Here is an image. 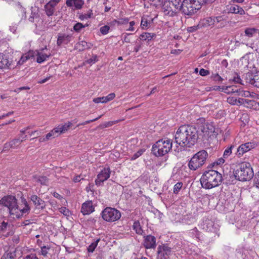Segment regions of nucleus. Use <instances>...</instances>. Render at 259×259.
<instances>
[{"label": "nucleus", "mask_w": 259, "mask_h": 259, "mask_svg": "<svg viewBox=\"0 0 259 259\" xmlns=\"http://www.w3.org/2000/svg\"><path fill=\"white\" fill-rule=\"evenodd\" d=\"M198 139L197 127L184 124L180 126L175 135V142L183 148H191Z\"/></svg>", "instance_id": "1"}, {"label": "nucleus", "mask_w": 259, "mask_h": 259, "mask_svg": "<svg viewBox=\"0 0 259 259\" xmlns=\"http://www.w3.org/2000/svg\"><path fill=\"white\" fill-rule=\"evenodd\" d=\"M21 202L20 205H18L17 199L14 196L7 195L0 200V206L8 207L11 215L19 218L23 214H28L30 210L29 205L25 198L21 197Z\"/></svg>", "instance_id": "2"}, {"label": "nucleus", "mask_w": 259, "mask_h": 259, "mask_svg": "<svg viewBox=\"0 0 259 259\" xmlns=\"http://www.w3.org/2000/svg\"><path fill=\"white\" fill-rule=\"evenodd\" d=\"M222 175L214 170L206 171L201 176L200 183L202 187L210 189L219 186L222 182Z\"/></svg>", "instance_id": "3"}, {"label": "nucleus", "mask_w": 259, "mask_h": 259, "mask_svg": "<svg viewBox=\"0 0 259 259\" xmlns=\"http://www.w3.org/2000/svg\"><path fill=\"white\" fill-rule=\"evenodd\" d=\"M253 175L250 164L248 162H242L235 170L234 176L236 180L240 181H247L251 180Z\"/></svg>", "instance_id": "4"}, {"label": "nucleus", "mask_w": 259, "mask_h": 259, "mask_svg": "<svg viewBox=\"0 0 259 259\" xmlns=\"http://www.w3.org/2000/svg\"><path fill=\"white\" fill-rule=\"evenodd\" d=\"M227 21L223 16H210L206 17L200 21L201 27H210L217 29L224 27Z\"/></svg>", "instance_id": "5"}, {"label": "nucleus", "mask_w": 259, "mask_h": 259, "mask_svg": "<svg viewBox=\"0 0 259 259\" xmlns=\"http://www.w3.org/2000/svg\"><path fill=\"white\" fill-rule=\"evenodd\" d=\"M172 148V142L170 139H160L152 146V151L156 156H163L167 154Z\"/></svg>", "instance_id": "6"}, {"label": "nucleus", "mask_w": 259, "mask_h": 259, "mask_svg": "<svg viewBox=\"0 0 259 259\" xmlns=\"http://www.w3.org/2000/svg\"><path fill=\"white\" fill-rule=\"evenodd\" d=\"M207 157L208 153L204 150L197 152L188 162V166L189 169L194 171L201 167L205 163Z\"/></svg>", "instance_id": "7"}, {"label": "nucleus", "mask_w": 259, "mask_h": 259, "mask_svg": "<svg viewBox=\"0 0 259 259\" xmlns=\"http://www.w3.org/2000/svg\"><path fill=\"white\" fill-rule=\"evenodd\" d=\"M198 0H184L181 4V12L184 15L191 16L195 14L201 6Z\"/></svg>", "instance_id": "8"}, {"label": "nucleus", "mask_w": 259, "mask_h": 259, "mask_svg": "<svg viewBox=\"0 0 259 259\" xmlns=\"http://www.w3.org/2000/svg\"><path fill=\"white\" fill-rule=\"evenodd\" d=\"M198 139L202 141L208 140L214 132V127L210 124H204L198 126Z\"/></svg>", "instance_id": "9"}, {"label": "nucleus", "mask_w": 259, "mask_h": 259, "mask_svg": "<svg viewBox=\"0 0 259 259\" xmlns=\"http://www.w3.org/2000/svg\"><path fill=\"white\" fill-rule=\"evenodd\" d=\"M242 78L246 83L259 88V71L254 73L251 71L248 72L243 74Z\"/></svg>", "instance_id": "10"}, {"label": "nucleus", "mask_w": 259, "mask_h": 259, "mask_svg": "<svg viewBox=\"0 0 259 259\" xmlns=\"http://www.w3.org/2000/svg\"><path fill=\"white\" fill-rule=\"evenodd\" d=\"M13 61L12 51L8 50L3 53H0V68H5L9 67Z\"/></svg>", "instance_id": "11"}, {"label": "nucleus", "mask_w": 259, "mask_h": 259, "mask_svg": "<svg viewBox=\"0 0 259 259\" xmlns=\"http://www.w3.org/2000/svg\"><path fill=\"white\" fill-rule=\"evenodd\" d=\"M171 248L167 244H162L157 248V259H168L172 254Z\"/></svg>", "instance_id": "12"}, {"label": "nucleus", "mask_w": 259, "mask_h": 259, "mask_svg": "<svg viewBox=\"0 0 259 259\" xmlns=\"http://www.w3.org/2000/svg\"><path fill=\"white\" fill-rule=\"evenodd\" d=\"M256 146V144L254 142H247L242 144L238 147L235 154L238 157H240L244 153L249 151Z\"/></svg>", "instance_id": "13"}, {"label": "nucleus", "mask_w": 259, "mask_h": 259, "mask_svg": "<svg viewBox=\"0 0 259 259\" xmlns=\"http://www.w3.org/2000/svg\"><path fill=\"white\" fill-rule=\"evenodd\" d=\"M110 169L104 168L97 176V178L95 180L96 185L100 186L106 180H107L110 177Z\"/></svg>", "instance_id": "14"}, {"label": "nucleus", "mask_w": 259, "mask_h": 259, "mask_svg": "<svg viewBox=\"0 0 259 259\" xmlns=\"http://www.w3.org/2000/svg\"><path fill=\"white\" fill-rule=\"evenodd\" d=\"M162 9L165 15L170 17L177 15V12L174 9V7L171 6L170 2L168 0L164 1L162 6Z\"/></svg>", "instance_id": "15"}, {"label": "nucleus", "mask_w": 259, "mask_h": 259, "mask_svg": "<svg viewBox=\"0 0 259 259\" xmlns=\"http://www.w3.org/2000/svg\"><path fill=\"white\" fill-rule=\"evenodd\" d=\"M22 143L20 138L14 139L9 142H7L4 144L3 152L9 151L10 149H17Z\"/></svg>", "instance_id": "16"}, {"label": "nucleus", "mask_w": 259, "mask_h": 259, "mask_svg": "<svg viewBox=\"0 0 259 259\" xmlns=\"http://www.w3.org/2000/svg\"><path fill=\"white\" fill-rule=\"evenodd\" d=\"M143 245L147 249L154 248L156 245L155 237L151 235L145 236Z\"/></svg>", "instance_id": "17"}, {"label": "nucleus", "mask_w": 259, "mask_h": 259, "mask_svg": "<svg viewBox=\"0 0 259 259\" xmlns=\"http://www.w3.org/2000/svg\"><path fill=\"white\" fill-rule=\"evenodd\" d=\"M72 37V35L60 33L58 35L57 44L60 46L62 44H67L70 42Z\"/></svg>", "instance_id": "18"}, {"label": "nucleus", "mask_w": 259, "mask_h": 259, "mask_svg": "<svg viewBox=\"0 0 259 259\" xmlns=\"http://www.w3.org/2000/svg\"><path fill=\"white\" fill-rule=\"evenodd\" d=\"M31 201L36 208L44 209L45 208V202L36 195H32L30 197Z\"/></svg>", "instance_id": "19"}, {"label": "nucleus", "mask_w": 259, "mask_h": 259, "mask_svg": "<svg viewBox=\"0 0 259 259\" xmlns=\"http://www.w3.org/2000/svg\"><path fill=\"white\" fill-rule=\"evenodd\" d=\"M15 15L19 17L18 20L20 22L26 18L25 9L19 2L16 5Z\"/></svg>", "instance_id": "20"}, {"label": "nucleus", "mask_w": 259, "mask_h": 259, "mask_svg": "<svg viewBox=\"0 0 259 259\" xmlns=\"http://www.w3.org/2000/svg\"><path fill=\"white\" fill-rule=\"evenodd\" d=\"M103 219L107 222H112L113 218V208L108 207L105 208L102 212Z\"/></svg>", "instance_id": "21"}, {"label": "nucleus", "mask_w": 259, "mask_h": 259, "mask_svg": "<svg viewBox=\"0 0 259 259\" xmlns=\"http://www.w3.org/2000/svg\"><path fill=\"white\" fill-rule=\"evenodd\" d=\"M94 211L91 201H87L82 205L81 211L83 215L89 214Z\"/></svg>", "instance_id": "22"}, {"label": "nucleus", "mask_w": 259, "mask_h": 259, "mask_svg": "<svg viewBox=\"0 0 259 259\" xmlns=\"http://www.w3.org/2000/svg\"><path fill=\"white\" fill-rule=\"evenodd\" d=\"M84 4L83 0H67L66 4L68 7H74L75 9H80Z\"/></svg>", "instance_id": "23"}, {"label": "nucleus", "mask_w": 259, "mask_h": 259, "mask_svg": "<svg viewBox=\"0 0 259 259\" xmlns=\"http://www.w3.org/2000/svg\"><path fill=\"white\" fill-rule=\"evenodd\" d=\"M72 125V122L69 121L68 122L65 123L64 124H59L55 128L56 131H57V134L59 136L61 134L64 133L66 131H67Z\"/></svg>", "instance_id": "24"}, {"label": "nucleus", "mask_w": 259, "mask_h": 259, "mask_svg": "<svg viewBox=\"0 0 259 259\" xmlns=\"http://www.w3.org/2000/svg\"><path fill=\"white\" fill-rule=\"evenodd\" d=\"M45 50H47L46 47L45 48L42 49L40 51H38L37 52L36 61L38 63H41L46 61L50 56V54L48 55L47 54L44 53V51Z\"/></svg>", "instance_id": "25"}, {"label": "nucleus", "mask_w": 259, "mask_h": 259, "mask_svg": "<svg viewBox=\"0 0 259 259\" xmlns=\"http://www.w3.org/2000/svg\"><path fill=\"white\" fill-rule=\"evenodd\" d=\"M229 12L240 15H243L245 14L244 10L241 7L236 5L231 6L229 9Z\"/></svg>", "instance_id": "26"}, {"label": "nucleus", "mask_w": 259, "mask_h": 259, "mask_svg": "<svg viewBox=\"0 0 259 259\" xmlns=\"http://www.w3.org/2000/svg\"><path fill=\"white\" fill-rule=\"evenodd\" d=\"M258 33V30L255 28L248 27L244 30V36L249 38L252 37L255 34Z\"/></svg>", "instance_id": "27"}, {"label": "nucleus", "mask_w": 259, "mask_h": 259, "mask_svg": "<svg viewBox=\"0 0 259 259\" xmlns=\"http://www.w3.org/2000/svg\"><path fill=\"white\" fill-rule=\"evenodd\" d=\"M133 229L137 234L142 235L144 233V231L139 221L134 222L133 225Z\"/></svg>", "instance_id": "28"}, {"label": "nucleus", "mask_w": 259, "mask_h": 259, "mask_svg": "<svg viewBox=\"0 0 259 259\" xmlns=\"http://www.w3.org/2000/svg\"><path fill=\"white\" fill-rule=\"evenodd\" d=\"M34 57V53L33 52H29L26 54L23 55L19 61L20 64H23L26 61Z\"/></svg>", "instance_id": "29"}, {"label": "nucleus", "mask_w": 259, "mask_h": 259, "mask_svg": "<svg viewBox=\"0 0 259 259\" xmlns=\"http://www.w3.org/2000/svg\"><path fill=\"white\" fill-rule=\"evenodd\" d=\"M170 2L171 6L174 7V9L178 12L181 10V0H168Z\"/></svg>", "instance_id": "30"}, {"label": "nucleus", "mask_w": 259, "mask_h": 259, "mask_svg": "<svg viewBox=\"0 0 259 259\" xmlns=\"http://www.w3.org/2000/svg\"><path fill=\"white\" fill-rule=\"evenodd\" d=\"M154 37H155V34L154 33H144L140 36V39L142 40H147V41H149Z\"/></svg>", "instance_id": "31"}, {"label": "nucleus", "mask_w": 259, "mask_h": 259, "mask_svg": "<svg viewBox=\"0 0 259 259\" xmlns=\"http://www.w3.org/2000/svg\"><path fill=\"white\" fill-rule=\"evenodd\" d=\"M35 181L39 183L41 185L47 186L49 184V179L47 177L39 176L38 177H35Z\"/></svg>", "instance_id": "32"}, {"label": "nucleus", "mask_w": 259, "mask_h": 259, "mask_svg": "<svg viewBox=\"0 0 259 259\" xmlns=\"http://www.w3.org/2000/svg\"><path fill=\"white\" fill-rule=\"evenodd\" d=\"M76 47L79 51H83L85 49L89 48L88 43L85 41H81L76 44Z\"/></svg>", "instance_id": "33"}, {"label": "nucleus", "mask_w": 259, "mask_h": 259, "mask_svg": "<svg viewBox=\"0 0 259 259\" xmlns=\"http://www.w3.org/2000/svg\"><path fill=\"white\" fill-rule=\"evenodd\" d=\"M45 11L47 15L49 17L52 16L54 14L55 9L52 8L51 6L46 4L45 6Z\"/></svg>", "instance_id": "34"}, {"label": "nucleus", "mask_w": 259, "mask_h": 259, "mask_svg": "<svg viewBox=\"0 0 259 259\" xmlns=\"http://www.w3.org/2000/svg\"><path fill=\"white\" fill-rule=\"evenodd\" d=\"M235 146L233 145L227 148L224 152L223 157L224 158H227L232 153V149L234 148Z\"/></svg>", "instance_id": "35"}, {"label": "nucleus", "mask_w": 259, "mask_h": 259, "mask_svg": "<svg viewBox=\"0 0 259 259\" xmlns=\"http://www.w3.org/2000/svg\"><path fill=\"white\" fill-rule=\"evenodd\" d=\"M100 239H97L96 241L92 243L88 247V251L89 252H93L95 248L97 247L98 243Z\"/></svg>", "instance_id": "36"}, {"label": "nucleus", "mask_w": 259, "mask_h": 259, "mask_svg": "<svg viewBox=\"0 0 259 259\" xmlns=\"http://www.w3.org/2000/svg\"><path fill=\"white\" fill-rule=\"evenodd\" d=\"M211 78L215 82H222L224 79L218 73H212Z\"/></svg>", "instance_id": "37"}, {"label": "nucleus", "mask_w": 259, "mask_h": 259, "mask_svg": "<svg viewBox=\"0 0 259 259\" xmlns=\"http://www.w3.org/2000/svg\"><path fill=\"white\" fill-rule=\"evenodd\" d=\"M145 151V149H140L137 152L135 153L131 157V160H134L141 156L144 152Z\"/></svg>", "instance_id": "38"}, {"label": "nucleus", "mask_w": 259, "mask_h": 259, "mask_svg": "<svg viewBox=\"0 0 259 259\" xmlns=\"http://www.w3.org/2000/svg\"><path fill=\"white\" fill-rule=\"evenodd\" d=\"M57 136H58V135L57 134V131H56L55 128H54L50 133L46 135L45 139L47 141L49 140L51 137L55 138Z\"/></svg>", "instance_id": "39"}, {"label": "nucleus", "mask_w": 259, "mask_h": 259, "mask_svg": "<svg viewBox=\"0 0 259 259\" xmlns=\"http://www.w3.org/2000/svg\"><path fill=\"white\" fill-rule=\"evenodd\" d=\"M189 234L192 237H195L197 239H198L199 237V232L196 227L191 229L189 232Z\"/></svg>", "instance_id": "40"}, {"label": "nucleus", "mask_w": 259, "mask_h": 259, "mask_svg": "<svg viewBox=\"0 0 259 259\" xmlns=\"http://www.w3.org/2000/svg\"><path fill=\"white\" fill-rule=\"evenodd\" d=\"M50 248H51L50 246H48V245L41 246H40V249H41L40 254L44 256H47L48 253V250H49Z\"/></svg>", "instance_id": "41"}, {"label": "nucleus", "mask_w": 259, "mask_h": 259, "mask_svg": "<svg viewBox=\"0 0 259 259\" xmlns=\"http://www.w3.org/2000/svg\"><path fill=\"white\" fill-rule=\"evenodd\" d=\"M183 183L182 182H178L177 183H176L174 187V193L178 194L180 190L181 189Z\"/></svg>", "instance_id": "42"}, {"label": "nucleus", "mask_w": 259, "mask_h": 259, "mask_svg": "<svg viewBox=\"0 0 259 259\" xmlns=\"http://www.w3.org/2000/svg\"><path fill=\"white\" fill-rule=\"evenodd\" d=\"M85 25H83L81 23H77L73 26V30L76 32H79L81 29L84 28Z\"/></svg>", "instance_id": "43"}, {"label": "nucleus", "mask_w": 259, "mask_h": 259, "mask_svg": "<svg viewBox=\"0 0 259 259\" xmlns=\"http://www.w3.org/2000/svg\"><path fill=\"white\" fill-rule=\"evenodd\" d=\"M1 259H14V256L13 253L7 251L2 256Z\"/></svg>", "instance_id": "44"}, {"label": "nucleus", "mask_w": 259, "mask_h": 259, "mask_svg": "<svg viewBox=\"0 0 259 259\" xmlns=\"http://www.w3.org/2000/svg\"><path fill=\"white\" fill-rule=\"evenodd\" d=\"M98 60L97 55L93 56L91 58L86 61V62L91 65L95 63Z\"/></svg>", "instance_id": "45"}, {"label": "nucleus", "mask_w": 259, "mask_h": 259, "mask_svg": "<svg viewBox=\"0 0 259 259\" xmlns=\"http://www.w3.org/2000/svg\"><path fill=\"white\" fill-rule=\"evenodd\" d=\"M227 102L231 105H237V98L235 97H228L227 100Z\"/></svg>", "instance_id": "46"}, {"label": "nucleus", "mask_w": 259, "mask_h": 259, "mask_svg": "<svg viewBox=\"0 0 259 259\" xmlns=\"http://www.w3.org/2000/svg\"><path fill=\"white\" fill-rule=\"evenodd\" d=\"M10 227L8 223L3 222L0 225V231L4 232L7 230L8 227Z\"/></svg>", "instance_id": "47"}, {"label": "nucleus", "mask_w": 259, "mask_h": 259, "mask_svg": "<svg viewBox=\"0 0 259 259\" xmlns=\"http://www.w3.org/2000/svg\"><path fill=\"white\" fill-rule=\"evenodd\" d=\"M238 95L242 97H248L251 96V94L249 91H243L240 89V91H239Z\"/></svg>", "instance_id": "48"}, {"label": "nucleus", "mask_w": 259, "mask_h": 259, "mask_svg": "<svg viewBox=\"0 0 259 259\" xmlns=\"http://www.w3.org/2000/svg\"><path fill=\"white\" fill-rule=\"evenodd\" d=\"M254 181V185L256 187L259 188V171L257 172L254 176V178L253 180Z\"/></svg>", "instance_id": "49"}, {"label": "nucleus", "mask_w": 259, "mask_h": 259, "mask_svg": "<svg viewBox=\"0 0 259 259\" xmlns=\"http://www.w3.org/2000/svg\"><path fill=\"white\" fill-rule=\"evenodd\" d=\"M39 17L38 13L32 12L31 16L29 18V21L31 22H34V18H37Z\"/></svg>", "instance_id": "50"}, {"label": "nucleus", "mask_w": 259, "mask_h": 259, "mask_svg": "<svg viewBox=\"0 0 259 259\" xmlns=\"http://www.w3.org/2000/svg\"><path fill=\"white\" fill-rule=\"evenodd\" d=\"M103 100H104V103H106L113 99V93H111L107 96L103 97Z\"/></svg>", "instance_id": "51"}, {"label": "nucleus", "mask_w": 259, "mask_h": 259, "mask_svg": "<svg viewBox=\"0 0 259 259\" xmlns=\"http://www.w3.org/2000/svg\"><path fill=\"white\" fill-rule=\"evenodd\" d=\"M93 13L90 12L89 13L82 14L79 16V19L81 20L84 19H87L88 18H90L92 17Z\"/></svg>", "instance_id": "52"}, {"label": "nucleus", "mask_w": 259, "mask_h": 259, "mask_svg": "<svg viewBox=\"0 0 259 259\" xmlns=\"http://www.w3.org/2000/svg\"><path fill=\"white\" fill-rule=\"evenodd\" d=\"M199 27H201L200 25V23H199L198 25H197L196 26H193L188 27L187 30L188 32H195L196 30H197Z\"/></svg>", "instance_id": "53"}, {"label": "nucleus", "mask_w": 259, "mask_h": 259, "mask_svg": "<svg viewBox=\"0 0 259 259\" xmlns=\"http://www.w3.org/2000/svg\"><path fill=\"white\" fill-rule=\"evenodd\" d=\"M109 30V27L107 25H105L100 28V32L102 34H106Z\"/></svg>", "instance_id": "54"}, {"label": "nucleus", "mask_w": 259, "mask_h": 259, "mask_svg": "<svg viewBox=\"0 0 259 259\" xmlns=\"http://www.w3.org/2000/svg\"><path fill=\"white\" fill-rule=\"evenodd\" d=\"M121 217L120 212L114 208V221L118 220Z\"/></svg>", "instance_id": "55"}, {"label": "nucleus", "mask_w": 259, "mask_h": 259, "mask_svg": "<svg viewBox=\"0 0 259 259\" xmlns=\"http://www.w3.org/2000/svg\"><path fill=\"white\" fill-rule=\"evenodd\" d=\"M231 89L230 91V93H237L238 95L239 91H240V88H238L237 86L232 85L231 86Z\"/></svg>", "instance_id": "56"}, {"label": "nucleus", "mask_w": 259, "mask_h": 259, "mask_svg": "<svg viewBox=\"0 0 259 259\" xmlns=\"http://www.w3.org/2000/svg\"><path fill=\"white\" fill-rule=\"evenodd\" d=\"M101 117V116H99L98 117H97L95 119H92V120H87V121H85V122H82V123H79L78 124H77V126L78 127L80 125H85V124H88V123H90L92 122H93V121H96L98 119H99Z\"/></svg>", "instance_id": "57"}, {"label": "nucleus", "mask_w": 259, "mask_h": 259, "mask_svg": "<svg viewBox=\"0 0 259 259\" xmlns=\"http://www.w3.org/2000/svg\"><path fill=\"white\" fill-rule=\"evenodd\" d=\"M209 71L208 70L204 69L203 68H202L199 71V74L200 75L202 76H205L209 74Z\"/></svg>", "instance_id": "58"}, {"label": "nucleus", "mask_w": 259, "mask_h": 259, "mask_svg": "<svg viewBox=\"0 0 259 259\" xmlns=\"http://www.w3.org/2000/svg\"><path fill=\"white\" fill-rule=\"evenodd\" d=\"M59 211L64 214L65 215H69V210L67 209L66 207H62L59 208Z\"/></svg>", "instance_id": "59"}, {"label": "nucleus", "mask_w": 259, "mask_h": 259, "mask_svg": "<svg viewBox=\"0 0 259 259\" xmlns=\"http://www.w3.org/2000/svg\"><path fill=\"white\" fill-rule=\"evenodd\" d=\"M135 25V22L134 21H131L129 23V27L126 29L127 31H133L135 30V28L134 26Z\"/></svg>", "instance_id": "60"}, {"label": "nucleus", "mask_w": 259, "mask_h": 259, "mask_svg": "<svg viewBox=\"0 0 259 259\" xmlns=\"http://www.w3.org/2000/svg\"><path fill=\"white\" fill-rule=\"evenodd\" d=\"M128 21V19H121L118 21H117L116 20H114V23H117L118 24H126L127 23Z\"/></svg>", "instance_id": "61"}, {"label": "nucleus", "mask_w": 259, "mask_h": 259, "mask_svg": "<svg viewBox=\"0 0 259 259\" xmlns=\"http://www.w3.org/2000/svg\"><path fill=\"white\" fill-rule=\"evenodd\" d=\"M245 102H244V104H247L249 106H253L254 105V104H256V102L254 100H248V99H245Z\"/></svg>", "instance_id": "62"}, {"label": "nucleus", "mask_w": 259, "mask_h": 259, "mask_svg": "<svg viewBox=\"0 0 259 259\" xmlns=\"http://www.w3.org/2000/svg\"><path fill=\"white\" fill-rule=\"evenodd\" d=\"M141 26L143 29L147 27L148 26V22L147 20H145L142 18L141 22Z\"/></svg>", "instance_id": "63"}, {"label": "nucleus", "mask_w": 259, "mask_h": 259, "mask_svg": "<svg viewBox=\"0 0 259 259\" xmlns=\"http://www.w3.org/2000/svg\"><path fill=\"white\" fill-rule=\"evenodd\" d=\"M24 259H39L35 254L27 255Z\"/></svg>", "instance_id": "64"}]
</instances>
